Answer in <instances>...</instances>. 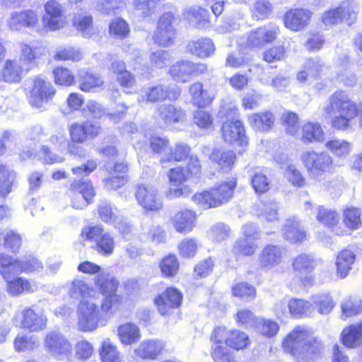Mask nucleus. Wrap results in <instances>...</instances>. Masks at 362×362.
<instances>
[{
	"instance_id": "13d9d810",
	"label": "nucleus",
	"mask_w": 362,
	"mask_h": 362,
	"mask_svg": "<svg viewBox=\"0 0 362 362\" xmlns=\"http://www.w3.org/2000/svg\"><path fill=\"white\" fill-rule=\"evenodd\" d=\"M160 0H134V9L143 16H149L159 7Z\"/></svg>"
},
{
	"instance_id": "a18cd8bd",
	"label": "nucleus",
	"mask_w": 362,
	"mask_h": 362,
	"mask_svg": "<svg viewBox=\"0 0 362 362\" xmlns=\"http://www.w3.org/2000/svg\"><path fill=\"white\" fill-rule=\"evenodd\" d=\"M255 329L259 334L267 338H272L279 332V325L272 319L258 318Z\"/></svg>"
},
{
	"instance_id": "473e14b6",
	"label": "nucleus",
	"mask_w": 362,
	"mask_h": 362,
	"mask_svg": "<svg viewBox=\"0 0 362 362\" xmlns=\"http://www.w3.org/2000/svg\"><path fill=\"white\" fill-rule=\"evenodd\" d=\"M356 259V255L349 249L341 251L337 256L336 268L337 275L341 279H344L352 269Z\"/></svg>"
},
{
	"instance_id": "864d4df0",
	"label": "nucleus",
	"mask_w": 362,
	"mask_h": 362,
	"mask_svg": "<svg viewBox=\"0 0 362 362\" xmlns=\"http://www.w3.org/2000/svg\"><path fill=\"white\" fill-rule=\"evenodd\" d=\"M189 152V147L183 144H177L173 150H170L165 156L160 159L163 167H167L165 163L172 160L180 161L187 158Z\"/></svg>"
},
{
	"instance_id": "a19ab883",
	"label": "nucleus",
	"mask_w": 362,
	"mask_h": 362,
	"mask_svg": "<svg viewBox=\"0 0 362 362\" xmlns=\"http://www.w3.org/2000/svg\"><path fill=\"white\" fill-rule=\"evenodd\" d=\"M292 266L300 274H309L315 269L316 262L311 254L301 253L293 259Z\"/></svg>"
},
{
	"instance_id": "f03ea898",
	"label": "nucleus",
	"mask_w": 362,
	"mask_h": 362,
	"mask_svg": "<svg viewBox=\"0 0 362 362\" xmlns=\"http://www.w3.org/2000/svg\"><path fill=\"white\" fill-rule=\"evenodd\" d=\"M284 351L298 362H312L322 348L321 342L303 327L294 328L283 341Z\"/></svg>"
},
{
	"instance_id": "6ab92c4d",
	"label": "nucleus",
	"mask_w": 362,
	"mask_h": 362,
	"mask_svg": "<svg viewBox=\"0 0 362 362\" xmlns=\"http://www.w3.org/2000/svg\"><path fill=\"white\" fill-rule=\"evenodd\" d=\"M180 95V91L176 88H170L163 84L149 86L144 90V97L146 101L158 102L166 99L175 100Z\"/></svg>"
},
{
	"instance_id": "7c9ffc66",
	"label": "nucleus",
	"mask_w": 362,
	"mask_h": 362,
	"mask_svg": "<svg viewBox=\"0 0 362 362\" xmlns=\"http://www.w3.org/2000/svg\"><path fill=\"white\" fill-rule=\"evenodd\" d=\"M195 214L191 210L177 212L173 218L175 230L181 233L190 232L194 226Z\"/></svg>"
},
{
	"instance_id": "f257e3e1",
	"label": "nucleus",
	"mask_w": 362,
	"mask_h": 362,
	"mask_svg": "<svg viewBox=\"0 0 362 362\" xmlns=\"http://www.w3.org/2000/svg\"><path fill=\"white\" fill-rule=\"evenodd\" d=\"M325 117L330 120L331 126L337 129L345 130L350 122L358 116L359 126L362 128V102L358 105L342 90H337L327 99L322 108Z\"/></svg>"
},
{
	"instance_id": "20e7f679",
	"label": "nucleus",
	"mask_w": 362,
	"mask_h": 362,
	"mask_svg": "<svg viewBox=\"0 0 362 362\" xmlns=\"http://www.w3.org/2000/svg\"><path fill=\"white\" fill-rule=\"evenodd\" d=\"M300 160L308 175L315 180H319L324 174L330 173L334 165L333 158L326 151H305L301 154Z\"/></svg>"
},
{
	"instance_id": "423d86ee",
	"label": "nucleus",
	"mask_w": 362,
	"mask_h": 362,
	"mask_svg": "<svg viewBox=\"0 0 362 362\" xmlns=\"http://www.w3.org/2000/svg\"><path fill=\"white\" fill-rule=\"evenodd\" d=\"M44 346L45 349L53 356L74 362L72 345L61 332L52 331L47 334Z\"/></svg>"
},
{
	"instance_id": "9b49d317",
	"label": "nucleus",
	"mask_w": 362,
	"mask_h": 362,
	"mask_svg": "<svg viewBox=\"0 0 362 362\" xmlns=\"http://www.w3.org/2000/svg\"><path fill=\"white\" fill-rule=\"evenodd\" d=\"M18 326L30 332H39L47 326V319L44 313L35 310L33 308L23 309L19 315L16 317Z\"/></svg>"
},
{
	"instance_id": "bf43d9fd",
	"label": "nucleus",
	"mask_w": 362,
	"mask_h": 362,
	"mask_svg": "<svg viewBox=\"0 0 362 362\" xmlns=\"http://www.w3.org/2000/svg\"><path fill=\"white\" fill-rule=\"evenodd\" d=\"M16 175L13 170L4 166H0V195L5 196L11 190V186Z\"/></svg>"
},
{
	"instance_id": "2eb2a0df",
	"label": "nucleus",
	"mask_w": 362,
	"mask_h": 362,
	"mask_svg": "<svg viewBox=\"0 0 362 362\" xmlns=\"http://www.w3.org/2000/svg\"><path fill=\"white\" fill-rule=\"evenodd\" d=\"M182 298V293L177 289L171 287L162 292L155 299V303L160 315H168L180 305Z\"/></svg>"
},
{
	"instance_id": "680f3d73",
	"label": "nucleus",
	"mask_w": 362,
	"mask_h": 362,
	"mask_svg": "<svg viewBox=\"0 0 362 362\" xmlns=\"http://www.w3.org/2000/svg\"><path fill=\"white\" fill-rule=\"evenodd\" d=\"M109 30L110 35L117 39L126 37L129 33L127 23L121 18L113 20L109 25Z\"/></svg>"
},
{
	"instance_id": "f704fd0d",
	"label": "nucleus",
	"mask_w": 362,
	"mask_h": 362,
	"mask_svg": "<svg viewBox=\"0 0 362 362\" xmlns=\"http://www.w3.org/2000/svg\"><path fill=\"white\" fill-rule=\"evenodd\" d=\"M163 349V344L159 340H145L135 349V354L141 358L154 359Z\"/></svg>"
},
{
	"instance_id": "a211bd4d",
	"label": "nucleus",
	"mask_w": 362,
	"mask_h": 362,
	"mask_svg": "<svg viewBox=\"0 0 362 362\" xmlns=\"http://www.w3.org/2000/svg\"><path fill=\"white\" fill-rule=\"evenodd\" d=\"M312 13L304 8H293L287 11L284 16L285 26L293 31H300L308 26Z\"/></svg>"
},
{
	"instance_id": "b1692460",
	"label": "nucleus",
	"mask_w": 362,
	"mask_h": 362,
	"mask_svg": "<svg viewBox=\"0 0 362 362\" xmlns=\"http://www.w3.org/2000/svg\"><path fill=\"white\" fill-rule=\"evenodd\" d=\"M122 301V297L117 293L106 296L101 301L99 306V313L101 319V326L106 325L107 320L111 318Z\"/></svg>"
},
{
	"instance_id": "49530a36",
	"label": "nucleus",
	"mask_w": 362,
	"mask_h": 362,
	"mask_svg": "<svg viewBox=\"0 0 362 362\" xmlns=\"http://www.w3.org/2000/svg\"><path fill=\"white\" fill-rule=\"evenodd\" d=\"M73 25L82 35L89 37L92 35L93 20L87 13H76L73 18Z\"/></svg>"
},
{
	"instance_id": "f3484780",
	"label": "nucleus",
	"mask_w": 362,
	"mask_h": 362,
	"mask_svg": "<svg viewBox=\"0 0 362 362\" xmlns=\"http://www.w3.org/2000/svg\"><path fill=\"white\" fill-rule=\"evenodd\" d=\"M283 249L275 245H267L258 255L259 267L263 269L270 270L281 264L283 259Z\"/></svg>"
},
{
	"instance_id": "79ce46f5",
	"label": "nucleus",
	"mask_w": 362,
	"mask_h": 362,
	"mask_svg": "<svg viewBox=\"0 0 362 362\" xmlns=\"http://www.w3.org/2000/svg\"><path fill=\"white\" fill-rule=\"evenodd\" d=\"M362 337V324L352 325L344 329L341 339L344 345L349 348L357 346Z\"/></svg>"
},
{
	"instance_id": "09e8293b",
	"label": "nucleus",
	"mask_w": 362,
	"mask_h": 362,
	"mask_svg": "<svg viewBox=\"0 0 362 362\" xmlns=\"http://www.w3.org/2000/svg\"><path fill=\"white\" fill-rule=\"evenodd\" d=\"M35 288V285L31 284L28 280L21 277L11 281L7 279V291L12 296L19 295L24 291L33 292Z\"/></svg>"
},
{
	"instance_id": "69168bd1",
	"label": "nucleus",
	"mask_w": 362,
	"mask_h": 362,
	"mask_svg": "<svg viewBox=\"0 0 362 362\" xmlns=\"http://www.w3.org/2000/svg\"><path fill=\"white\" fill-rule=\"evenodd\" d=\"M272 5L267 0H257L252 9V18L256 20H263L272 13Z\"/></svg>"
},
{
	"instance_id": "f8f14e48",
	"label": "nucleus",
	"mask_w": 362,
	"mask_h": 362,
	"mask_svg": "<svg viewBox=\"0 0 362 362\" xmlns=\"http://www.w3.org/2000/svg\"><path fill=\"white\" fill-rule=\"evenodd\" d=\"M42 22L46 28L52 31L59 30L67 23L62 6L57 1L51 0L45 6Z\"/></svg>"
},
{
	"instance_id": "338daca9",
	"label": "nucleus",
	"mask_w": 362,
	"mask_h": 362,
	"mask_svg": "<svg viewBox=\"0 0 362 362\" xmlns=\"http://www.w3.org/2000/svg\"><path fill=\"white\" fill-rule=\"evenodd\" d=\"M233 295L241 298H251L255 297V289L253 286L245 282L235 284L232 288Z\"/></svg>"
},
{
	"instance_id": "603ef678",
	"label": "nucleus",
	"mask_w": 362,
	"mask_h": 362,
	"mask_svg": "<svg viewBox=\"0 0 362 362\" xmlns=\"http://www.w3.org/2000/svg\"><path fill=\"white\" fill-rule=\"evenodd\" d=\"M13 344L16 351L23 352L33 351L39 346L40 342L35 337L18 334L14 339Z\"/></svg>"
},
{
	"instance_id": "412c9836",
	"label": "nucleus",
	"mask_w": 362,
	"mask_h": 362,
	"mask_svg": "<svg viewBox=\"0 0 362 362\" xmlns=\"http://www.w3.org/2000/svg\"><path fill=\"white\" fill-rule=\"evenodd\" d=\"M222 136L228 143L240 141L241 144H247L242 122L238 119L226 121L222 126Z\"/></svg>"
},
{
	"instance_id": "aec40b11",
	"label": "nucleus",
	"mask_w": 362,
	"mask_h": 362,
	"mask_svg": "<svg viewBox=\"0 0 362 362\" xmlns=\"http://www.w3.org/2000/svg\"><path fill=\"white\" fill-rule=\"evenodd\" d=\"M19 48L21 51L20 64L27 71L34 67L37 64V59L42 54V47L37 43L21 42L19 43Z\"/></svg>"
},
{
	"instance_id": "4468645a",
	"label": "nucleus",
	"mask_w": 362,
	"mask_h": 362,
	"mask_svg": "<svg viewBox=\"0 0 362 362\" xmlns=\"http://www.w3.org/2000/svg\"><path fill=\"white\" fill-rule=\"evenodd\" d=\"M138 203L146 210L159 211L163 208V202L158 190L151 185H139L135 192Z\"/></svg>"
},
{
	"instance_id": "5fc2aeb1",
	"label": "nucleus",
	"mask_w": 362,
	"mask_h": 362,
	"mask_svg": "<svg viewBox=\"0 0 362 362\" xmlns=\"http://www.w3.org/2000/svg\"><path fill=\"white\" fill-rule=\"evenodd\" d=\"M18 260L7 255H0V272L5 279L11 276L17 275Z\"/></svg>"
},
{
	"instance_id": "0eeeda50",
	"label": "nucleus",
	"mask_w": 362,
	"mask_h": 362,
	"mask_svg": "<svg viewBox=\"0 0 362 362\" xmlns=\"http://www.w3.org/2000/svg\"><path fill=\"white\" fill-rule=\"evenodd\" d=\"M40 23L37 12L33 9L12 11L6 20L7 28L11 32L21 33L25 29L34 30Z\"/></svg>"
},
{
	"instance_id": "ddd939ff",
	"label": "nucleus",
	"mask_w": 362,
	"mask_h": 362,
	"mask_svg": "<svg viewBox=\"0 0 362 362\" xmlns=\"http://www.w3.org/2000/svg\"><path fill=\"white\" fill-rule=\"evenodd\" d=\"M168 177L171 187L166 191L165 196L170 199L189 196L192 190L182 183L187 180V173L181 168L170 169Z\"/></svg>"
},
{
	"instance_id": "7ed1b4c3",
	"label": "nucleus",
	"mask_w": 362,
	"mask_h": 362,
	"mask_svg": "<svg viewBox=\"0 0 362 362\" xmlns=\"http://www.w3.org/2000/svg\"><path fill=\"white\" fill-rule=\"evenodd\" d=\"M236 182L232 180L209 190L196 193L192 197V200L204 209L218 207L232 198Z\"/></svg>"
},
{
	"instance_id": "3c124183",
	"label": "nucleus",
	"mask_w": 362,
	"mask_h": 362,
	"mask_svg": "<svg viewBox=\"0 0 362 362\" xmlns=\"http://www.w3.org/2000/svg\"><path fill=\"white\" fill-rule=\"evenodd\" d=\"M250 343L248 335L239 330H231L226 338V344L237 350L246 348Z\"/></svg>"
},
{
	"instance_id": "4d7b16f0",
	"label": "nucleus",
	"mask_w": 362,
	"mask_h": 362,
	"mask_svg": "<svg viewBox=\"0 0 362 362\" xmlns=\"http://www.w3.org/2000/svg\"><path fill=\"white\" fill-rule=\"evenodd\" d=\"M258 245L253 240L241 238L235 241L233 252L237 255H243L245 256L252 255Z\"/></svg>"
},
{
	"instance_id": "de8ad7c7",
	"label": "nucleus",
	"mask_w": 362,
	"mask_h": 362,
	"mask_svg": "<svg viewBox=\"0 0 362 362\" xmlns=\"http://www.w3.org/2000/svg\"><path fill=\"white\" fill-rule=\"evenodd\" d=\"M100 354L103 362H122L117 346L109 338H106L102 341Z\"/></svg>"
},
{
	"instance_id": "37998d69",
	"label": "nucleus",
	"mask_w": 362,
	"mask_h": 362,
	"mask_svg": "<svg viewBox=\"0 0 362 362\" xmlns=\"http://www.w3.org/2000/svg\"><path fill=\"white\" fill-rule=\"evenodd\" d=\"M325 146L333 155L338 158L346 157L352 150L351 143L344 139L337 138L328 140L326 141Z\"/></svg>"
},
{
	"instance_id": "c85d7f7f",
	"label": "nucleus",
	"mask_w": 362,
	"mask_h": 362,
	"mask_svg": "<svg viewBox=\"0 0 362 362\" xmlns=\"http://www.w3.org/2000/svg\"><path fill=\"white\" fill-rule=\"evenodd\" d=\"M275 117L270 111L260 112L248 116L250 125L257 132H267L274 125Z\"/></svg>"
},
{
	"instance_id": "4c0bfd02",
	"label": "nucleus",
	"mask_w": 362,
	"mask_h": 362,
	"mask_svg": "<svg viewBox=\"0 0 362 362\" xmlns=\"http://www.w3.org/2000/svg\"><path fill=\"white\" fill-rule=\"evenodd\" d=\"M25 70L24 66L16 59H7L5 61L3 72L4 81L7 83H17L21 79V74Z\"/></svg>"
},
{
	"instance_id": "58836bf2",
	"label": "nucleus",
	"mask_w": 362,
	"mask_h": 362,
	"mask_svg": "<svg viewBox=\"0 0 362 362\" xmlns=\"http://www.w3.org/2000/svg\"><path fill=\"white\" fill-rule=\"evenodd\" d=\"M288 308L289 314L294 317H308L314 312L311 302L300 298L290 299Z\"/></svg>"
},
{
	"instance_id": "2f4dec72",
	"label": "nucleus",
	"mask_w": 362,
	"mask_h": 362,
	"mask_svg": "<svg viewBox=\"0 0 362 362\" xmlns=\"http://www.w3.org/2000/svg\"><path fill=\"white\" fill-rule=\"evenodd\" d=\"M187 51L199 58H206L215 51V45L209 38L190 41L187 46Z\"/></svg>"
},
{
	"instance_id": "052dcab7",
	"label": "nucleus",
	"mask_w": 362,
	"mask_h": 362,
	"mask_svg": "<svg viewBox=\"0 0 362 362\" xmlns=\"http://www.w3.org/2000/svg\"><path fill=\"white\" fill-rule=\"evenodd\" d=\"M344 223L347 228L354 230L361 225V212L355 207L348 208L344 211Z\"/></svg>"
},
{
	"instance_id": "ea45409f",
	"label": "nucleus",
	"mask_w": 362,
	"mask_h": 362,
	"mask_svg": "<svg viewBox=\"0 0 362 362\" xmlns=\"http://www.w3.org/2000/svg\"><path fill=\"white\" fill-rule=\"evenodd\" d=\"M169 74L177 82L187 83L191 81L190 61L181 60L173 64Z\"/></svg>"
},
{
	"instance_id": "cd10ccee",
	"label": "nucleus",
	"mask_w": 362,
	"mask_h": 362,
	"mask_svg": "<svg viewBox=\"0 0 362 362\" xmlns=\"http://www.w3.org/2000/svg\"><path fill=\"white\" fill-rule=\"evenodd\" d=\"M117 337L123 345H132L138 342L141 338L139 327L132 322H126L117 327Z\"/></svg>"
},
{
	"instance_id": "1a4fd4ad",
	"label": "nucleus",
	"mask_w": 362,
	"mask_h": 362,
	"mask_svg": "<svg viewBox=\"0 0 362 362\" xmlns=\"http://www.w3.org/2000/svg\"><path fill=\"white\" fill-rule=\"evenodd\" d=\"M82 237L96 243V250L105 256L110 255L115 248L113 237L105 232L101 226L86 227L81 232Z\"/></svg>"
},
{
	"instance_id": "5701e85b",
	"label": "nucleus",
	"mask_w": 362,
	"mask_h": 362,
	"mask_svg": "<svg viewBox=\"0 0 362 362\" xmlns=\"http://www.w3.org/2000/svg\"><path fill=\"white\" fill-rule=\"evenodd\" d=\"M193 103L199 107H204L209 105L216 95V90L214 87L203 88V84L196 82L189 88Z\"/></svg>"
},
{
	"instance_id": "9d476101",
	"label": "nucleus",
	"mask_w": 362,
	"mask_h": 362,
	"mask_svg": "<svg viewBox=\"0 0 362 362\" xmlns=\"http://www.w3.org/2000/svg\"><path fill=\"white\" fill-rule=\"evenodd\" d=\"M56 93L53 86L48 81L40 77L34 80L30 94V104L37 109L44 108L51 101Z\"/></svg>"
},
{
	"instance_id": "393cba45",
	"label": "nucleus",
	"mask_w": 362,
	"mask_h": 362,
	"mask_svg": "<svg viewBox=\"0 0 362 362\" xmlns=\"http://www.w3.org/2000/svg\"><path fill=\"white\" fill-rule=\"evenodd\" d=\"M209 159L218 170L228 172L234 165L235 154L230 150L214 149Z\"/></svg>"
},
{
	"instance_id": "774afa93",
	"label": "nucleus",
	"mask_w": 362,
	"mask_h": 362,
	"mask_svg": "<svg viewBox=\"0 0 362 362\" xmlns=\"http://www.w3.org/2000/svg\"><path fill=\"white\" fill-rule=\"evenodd\" d=\"M251 183L257 193H264L269 189V181L261 171L255 172L251 179Z\"/></svg>"
},
{
	"instance_id": "bb28decb",
	"label": "nucleus",
	"mask_w": 362,
	"mask_h": 362,
	"mask_svg": "<svg viewBox=\"0 0 362 362\" xmlns=\"http://www.w3.org/2000/svg\"><path fill=\"white\" fill-rule=\"evenodd\" d=\"M284 238L292 243H301L306 239V233L296 218L287 219L283 228Z\"/></svg>"
},
{
	"instance_id": "0e129e2a",
	"label": "nucleus",
	"mask_w": 362,
	"mask_h": 362,
	"mask_svg": "<svg viewBox=\"0 0 362 362\" xmlns=\"http://www.w3.org/2000/svg\"><path fill=\"white\" fill-rule=\"evenodd\" d=\"M172 57L169 52L165 50H157L150 55L151 65L157 69H163L168 65L171 62Z\"/></svg>"
},
{
	"instance_id": "6e6d98bb",
	"label": "nucleus",
	"mask_w": 362,
	"mask_h": 362,
	"mask_svg": "<svg viewBox=\"0 0 362 362\" xmlns=\"http://www.w3.org/2000/svg\"><path fill=\"white\" fill-rule=\"evenodd\" d=\"M179 262L177 257L174 255H169L163 257L159 264L161 273L165 276H174L179 270Z\"/></svg>"
},
{
	"instance_id": "dca6fc26",
	"label": "nucleus",
	"mask_w": 362,
	"mask_h": 362,
	"mask_svg": "<svg viewBox=\"0 0 362 362\" xmlns=\"http://www.w3.org/2000/svg\"><path fill=\"white\" fill-rule=\"evenodd\" d=\"M173 21V16L170 13H165L160 17L153 35L156 43L165 47L173 42L175 37V30L172 25Z\"/></svg>"
},
{
	"instance_id": "a878e982",
	"label": "nucleus",
	"mask_w": 362,
	"mask_h": 362,
	"mask_svg": "<svg viewBox=\"0 0 362 362\" xmlns=\"http://www.w3.org/2000/svg\"><path fill=\"white\" fill-rule=\"evenodd\" d=\"M157 110L160 119L166 124L182 122L186 117V114L181 107L170 104H163Z\"/></svg>"
},
{
	"instance_id": "c03bdc74",
	"label": "nucleus",
	"mask_w": 362,
	"mask_h": 362,
	"mask_svg": "<svg viewBox=\"0 0 362 362\" xmlns=\"http://www.w3.org/2000/svg\"><path fill=\"white\" fill-rule=\"evenodd\" d=\"M96 286L105 295L116 293L118 282L116 279L108 273H102L97 276L95 281Z\"/></svg>"
},
{
	"instance_id": "e433bc0d",
	"label": "nucleus",
	"mask_w": 362,
	"mask_h": 362,
	"mask_svg": "<svg viewBox=\"0 0 362 362\" xmlns=\"http://www.w3.org/2000/svg\"><path fill=\"white\" fill-rule=\"evenodd\" d=\"M314 310L321 315L329 314L336 305V302L328 293H319L310 297Z\"/></svg>"
},
{
	"instance_id": "c756f323",
	"label": "nucleus",
	"mask_w": 362,
	"mask_h": 362,
	"mask_svg": "<svg viewBox=\"0 0 362 362\" xmlns=\"http://www.w3.org/2000/svg\"><path fill=\"white\" fill-rule=\"evenodd\" d=\"M300 139L305 144L323 142L325 134L319 123L308 122L302 127Z\"/></svg>"
},
{
	"instance_id": "e2e57ef3",
	"label": "nucleus",
	"mask_w": 362,
	"mask_h": 362,
	"mask_svg": "<svg viewBox=\"0 0 362 362\" xmlns=\"http://www.w3.org/2000/svg\"><path fill=\"white\" fill-rule=\"evenodd\" d=\"M42 263L34 257L30 256L23 261L18 260L17 274L21 272H38L42 269Z\"/></svg>"
},
{
	"instance_id": "6e6552de",
	"label": "nucleus",
	"mask_w": 362,
	"mask_h": 362,
	"mask_svg": "<svg viewBox=\"0 0 362 362\" xmlns=\"http://www.w3.org/2000/svg\"><path fill=\"white\" fill-rule=\"evenodd\" d=\"M355 8L354 1H344L338 7L325 11L322 15V22L326 26H332L344 20L351 25L356 19Z\"/></svg>"
},
{
	"instance_id": "39448f33",
	"label": "nucleus",
	"mask_w": 362,
	"mask_h": 362,
	"mask_svg": "<svg viewBox=\"0 0 362 362\" xmlns=\"http://www.w3.org/2000/svg\"><path fill=\"white\" fill-rule=\"evenodd\" d=\"M77 315L78 326L81 331L90 332L101 326L99 306L92 299L80 301Z\"/></svg>"
},
{
	"instance_id": "c9c22d12",
	"label": "nucleus",
	"mask_w": 362,
	"mask_h": 362,
	"mask_svg": "<svg viewBox=\"0 0 362 362\" xmlns=\"http://www.w3.org/2000/svg\"><path fill=\"white\" fill-rule=\"evenodd\" d=\"M79 88L83 92H95L102 88L104 81L99 75L81 71L78 74Z\"/></svg>"
},
{
	"instance_id": "8fccbe9b",
	"label": "nucleus",
	"mask_w": 362,
	"mask_h": 362,
	"mask_svg": "<svg viewBox=\"0 0 362 362\" xmlns=\"http://www.w3.org/2000/svg\"><path fill=\"white\" fill-rule=\"evenodd\" d=\"M71 297L75 298H91L94 296L95 291L93 288L89 286L85 281L81 279H75L72 281L69 289Z\"/></svg>"
},
{
	"instance_id": "72a5a7b5",
	"label": "nucleus",
	"mask_w": 362,
	"mask_h": 362,
	"mask_svg": "<svg viewBox=\"0 0 362 362\" xmlns=\"http://www.w3.org/2000/svg\"><path fill=\"white\" fill-rule=\"evenodd\" d=\"M305 208L306 210L310 209L316 212L317 220L328 228L335 226L339 222V216L334 211L321 206L313 208L311 203L309 202L305 203Z\"/></svg>"
},
{
	"instance_id": "4be33fe9",
	"label": "nucleus",
	"mask_w": 362,
	"mask_h": 362,
	"mask_svg": "<svg viewBox=\"0 0 362 362\" xmlns=\"http://www.w3.org/2000/svg\"><path fill=\"white\" fill-rule=\"evenodd\" d=\"M276 37V29L261 27L252 30L247 36V45L251 47H261L272 42Z\"/></svg>"
}]
</instances>
